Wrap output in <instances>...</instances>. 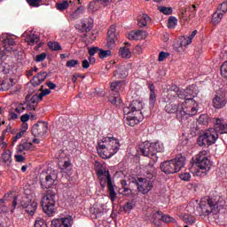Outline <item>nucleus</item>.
<instances>
[{"label":"nucleus","mask_w":227,"mask_h":227,"mask_svg":"<svg viewBox=\"0 0 227 227\" xmlns=\"http://www.w3.org/2000/svg\"><path fill=\"white\" fill-rule=\"evenodd\" d=\"M219 134H227V124L224 120L217 118L215 128H209L199 135L197 145L200 146L215 145V141L219 139Z\"/></svg>","instance_id":"f257e3e1"},{"label":"nucleus","mask_w":227,"mask_h":227,"mask_svg":"<svg viewBox=\"0 0 227 227\" xmlns=\"http://www.w3.org/2000/svg\"><path fill=\"white\" fill-rule=\"evenodd\" d=\"M143 107L145 104L141 100H133L128 106L123 108L124 120L129 127H136L143 121Z\"/></svg>","instance_id":"f03ea898"},{"label":"nucleus","mask_w":227,"mask_h":227,"mask_svg":"<svg viewBox=\"0 0 227 227\" xmlns=\"http://www.w3.org/2000/svg\"><path fill=\"white\" fill-rule=\"evenodd\" d=\"M98 153L102 159H111L120 150V141L114 137H105L98 142Z\"/></svg>","instance_id":"7ed1b4c3"},{"label":"nucleus","mask_w":227,"mask_h":227,"mask_svg":"<svg viewBox=\"0 0 227 227\" xmlns=\"http://www.w3.org/2000/svg\"><path fill=\"white\" fill-rule=\"evenodd\" d=\"M224 197L216 195L215 197L207 198L206 200H201L200 207L202 214L210 215V214H219L222 208H224Z\"/></svg>","instance_id":"20e7f679"},{"label":"nucleus","mask_w":227,"mask_h":227,"mask_svg":"<svg viewBox=\"0 0 227 227\" xmlns=\"http://www.w3.org/2000/svg\"><path fill=\"white\" fill-rule=\"evenodd\" d=\"M193 167L197 170L193 173L195 176H206L207 173L212 168V161L208 159V151L200 152L194 158H192Z\"/></svg>","instance_id":"39448f33"},{"label":"nucleus","mask_w":227,"mask_h":227,"mask_svg":"<svg viewBox=\"0 0 227 227\" xmlns=\"http://www.w3.org/2000/svg\"><path fill=\"white\" fill-rule=\"evenodd\" d=\"M198 95L196 85H191L186 90H180L174 85L171 90H168L167 98L168 100H176L178 102V98L187 100V98H194Z\"/></svg>","instance_id":"423d86ee"},{"label":"nucleus","mask_w":227,"mask_h":227,"mask_svg":"<svg viewBox=\"0 0 227 227\" xmlns=\"http://www.w3.org/2000/svg\"><path fill=\"white\" fill-rule=\"evenodd\" d=\"M185 156L178 155L173 160L162 162L160 168L163 173L173 175L174 173H178L185 166Z\"/></svg>","instance_id":"0eeeda50"},{"label":"nucleus","mask_w":227,"mask_h":227,"mask_svg":"<svg viewBox=\"0 0 227 227\" xmlns=\"http://www.w3.org/2000/svg\"><path fill=\"white\" fill-rule=\"evenodd\" d=\"M169 101L170 102L165 106V113H168V114H176V120L183 123L184 116H185L186 113L183 110L182 102L175 99Z\"/></svg>","instance_id":"6e6552de"},{"label":"nucleus","mask_w":227,"mask_h":227,"mask_svg":"<svg viewBox=\"0 0 227 227\" xmlns=\"http://www.w3.org/2000/svg\"><path fill=\"white\" fill-rule=\"evenodd\" d=\"M20 207L25 208L26 213L29 215H33L36 212L38 203L36 202V197L35 193L27 194L26 193L20 201Z\"/></svg>","instance_id":"1a4fd4ad"},{"label":"nucleus","mask_w":227,"mask_h":227,"mask_svg":"<svg viewBox=\"0 0 227 227\" xmlns=\"http://www.w3.org/2000/svg\"><path fill=\"white\" fill-rule=\"evenodd\" d=\"M194 98H190L181 102V107H183L184 115L183 121H185L190 116H194L198 113V103L194 101Z\"/></svg>","instance_id":"9d476101"},{"label":"nucleus","mask_w":227,"mask_h":227,"mask_svg":"<svg viewBox=\"0 0 227 227\" xmlns=\"http://www.w3.org/2000/svg\"><path fill=\"white\" fill-rule=\"evenodd\" d=\"M56 195L53 193H47L42 198L41 207L47 215L54 214V207H56Z\"/></svg>","instance_id":"9b49d317"},{"label":"nucleus","mask_w":227,"mask_h":227,"mask_svg":"<svg viewBox=\"0 0 227 227\" xmlns=\"http://www.w3.org/2000/svg\"><path fill=\"white\" fill-rule=\"evenodd\" d=\"M137 152L138 153H140V155H144V157H148L149 159H153V160H157V156H155V147L153 146V143L145 141L140 144L138 145Z\"/></svg>","instance_id":"f8f14e48"},{"label":"nucleus","mask_w":227,"mask_h":227,"mask_svg":"<svg viewBox=\"0 0 227 227\" xmlns=\"http://www.w3.org/2000/svg\"><path fill=\"white\" fill-rule=\"evenodd\" d=\"M56 182L54 170H47L40 175V184L43 189H51Z\"/></svg>","instance_id":"ddd939ff"},{"label":"nucleus","mask_w":227,"mask_h":227,"mask_svg":"<svg viewBox=\"0 0 227 227\" xmlns=\"http://www.w3.org/2000/svg\"><path fill=\"white\" fill-rule=\"evenodd\" d=\"M137 191L141 194H148L153 189V179L150 177H140L137 182Z\"/></svg>","instance_id":"4468645a"},{"label":"nucleus","mask_w":227,"mask_h":227,"mask_svg":"<svg viewBox=\"0 0 227 227\" xmlns=\"http://www.w3.org/2000/svg\"><path fill=\"white\" fill-rule=\"evenodd\" d=\"M0 42L4 43V51L7 52H17V43L13 38L8 37L6 34L0 35Z\"/></svg>","instance_id":"2eb2a0df"},{"label":"nucleus","mask_w":227,"mask_h":227,"mask_svg":"<svg viewBox=\"0 0 227 227\" xmlns=\"http://www.w3.org/2000/svg\"><path fill=\"white\" fill-rule=\"evenodd\" d=\"M74 225V217L72 215L55 218L51 221V227H72Z\"/></svg>","instance_id":"dca6fc26"},{"label":"nucleus","mask_w":227,"mask_h":227,"mask_svg":"<svg viewBox=\"0 0 227 227\" xmlns=\"http://www.w3.org/2000/svg\"><path fill=\"white\" fill-rule=\"evenodd\" d=\"M49 128L47 127L46 122H38L35 124L32 128V134L36 137L45 136L47 134Z\"/></svg>","instance_id":"f3484780"},{"label":"nucleus","mask_w":227,"mask_h":227,"mask_svg":"<svg viewBox=\"0 0 227 227\" xmlns=\"http://www.w3.org/2000/svg\"><path fill=\"white\" fill-rule=\"evenodd\" d=\"M98 176L100 182L103 184H107V185H111L113 184V181L111 180V174L109 173V170L100 168L98 170Z\"/></svg>","instance_id":"a211bd4d"},{"label":"nucleus","mask_w":227,"mask_h":227,"mask_svg":"<svg viewBox=\"0 0 227 227\" xmlns=\"http://www.w3.org/2000/svg\"><path fill=\"white\" fill-rule=\"evenodd\" d=\"M196 15V5L192 7H187L185 9H181L180 17L183 20H187V19H192Z\"/></svg>","instance_id":"6ab92c4d"},{"label":"nucleus","mask_w":227,"mask_h":227,"mask_svg":"<svg viewBox=\"0 0 227 227\" xmlns=\"http://www.w3.org/2000/svg\"><path fill=\"white\" fill-rule=\"evenodd\" d=\"M116 38V26L112 25L107 32V45L109 48L114 47Z\"/></svg>","instance_id":"aec40b11"},{"label":"nucleus","mask_w":227,"mask_h":227,"mask_svg":"<svg viewBox=\"0 0 227 227\" xmlns=\"http://www.w3.org/2000/svg\"><path fill=\"white\" fill-rule=\"evenodd\" d=\"M227 104V98L223 95H216L213 99V106L215 109H223Z\"/></svg>","instance_id":"412c9836"},{"label":"nucleus","mask_w":227,"mask_h":227,"mask_svg":"<svg viewBox=\"0 0 227 227\" xmlns=\"http://www.w3.org/2000/svg\"><path fill=\"white\" fill-rule=\"evenodd\" d=\"M146 36H148V34L143 30L131 31L128 34L129 40H145Z\"/></svg>","instance_id":"4be33fe9"},{"label":"nucleus","mask_w":227,"mask_h":227,"mask_svg":"<svg viewBox=\"0 0 227 227\" xmlns=\"http://www.w3.org/2000/svg\"><path fill=\"white\" fill-rule=\"evenodd\" d=\"M25 42L28 43V45H36V43H40V36L36 34L33 33H26Z\"/></svg>","instance_id":"5701e85b"},{"label":"nucleus","mask_w":227,"mask_h":227,"mask_svg":"<svg viewBox=\"0 0 227 227\" xmlns=\"http://www.w3.org/2000/svg\"><path fill=\"white\" fill-rule=\"evenodd\" d=\"M48 77L47 73H39L36 76H34L31 80L33 86H40V83L43 82Z\"/></svg>","instance_id":"b1692460"},{"label":"nucleus","mask_w":227,"mask_h":227,"mask_svg":"<svg viewBox=\"0 0 227 227\" xmlns=\"http://www.w3.org/2000/svg\"><path fill=\"white\" fill-rule=\"evenodd\" d=\"M2 160L4 166L10 168V166H12V162H13V160L12 159V151H4V153H2Z\"/></svg>","instance_id":"393cba45"},{"label":"nucleus","mask_w":227,"mask_h":227,"mask_svg":"<svg viewBox=\"0 0 227 227\" xmlns=\"http://www.w3.org/2000/svg\"><path fill=\"white\" fill-rule=\"evenodd\" d=\"M5 57L6 53H4V51L0 52V72H3L4 74H7L8 70H10V65L3 61Z\"/></svg>","instance_id":"a878e982"},{"label":"nucleus","mask_w":227,"mask_h":227,"mask_svg":"<svg viewBox=\"0 0 227 227\" xmlns=\"http://www.w3.org/2000/svg\"><path fill=\"white\" fill-rule=\"evenodd\" d=\"M137 20L139 27H146V26H148V22H150L152 20L148 14L144 13L138 16Z\"/></svg>","instance_id":"bb28decb"},{"label":"nucleus","mask_w":227,"mask_h":227,"mask_svg":"<svg viewBox=\"0 0 227 227\" xmlns=\"http://www.w3.org/2000/svg\"><path fill=\"white\" fill-rule=\"evenodd\" d=\"M31 148H33V144L31 142H21L17 148V152L20 153L22 152H27L28 150H31Z\"/></svg>","instance_id":"cd10ccee"},{"label":"nucleus","mask_w":227,"mask_h":227,"mask_svg":"<svg viewBox=\"0 0 227 227\" xmlns=\"http://www.w3.org/2000/svg\"><path fill=\"white\" fill-rule=\"evenodd\" d=\"M84 13V7H78L73 13L70 14L71 20H77Z\"/></svg>","instance_id":"c85d7f7f"},{"label":"nucleus","mask_w":227,"mask_h":227,"mask_svg":"<svg viewBox=\"0 0 227 227\" xmlns=\"http://www.w3.org/2000/svg\"><path fill=\"white\" fill-rule=\"evenodd\" d=\"M108 100L114 106H116V104H121V98H120V93L112 92L108 98Z\"/></svg>","instance_id":"c756f323"},{"label":"nucleus","mask_w":227,"mask_h":227,"mask_svg":"<svg viewBox=\"0 0 227 227\" xmlns=\"http://www.w3.org/2000/svg\"><path fill=\"white\" fill-rule=\"evenodd\" d=\"M70 3L72 2H68V0H63L57 3L55 6L59 12H65V10H67L68 6H70Z\"/></svg>","instance_id":"7c9ffc66"},{"label":"nucleus","mask_w":227,"mask_h":227,"mask_svg":"<svg viewBox=\"0 0 227 227\" xmlns=\"http://www.w3.org/2000/svg\"><path fill=\"white\" fill-rule=\"evenodd\" d=\"M121 58H123L125 59H129L132 58V53L130 52V50L127 47H121L119 50Z\"/></svg>","instance_id":"2f4dec72"},{"label":"nucleus","mask_w":227,"mask_h":227,"mask_svg":"<svg viewBox=\"0 0 227 227\" xmlns=\"http://www.w3.org/2000/svg\"><path fill=\"white\" fill-rule=\"evenodd\" d=\"M223 16H224V14L223 12H221V11L216 10V12L212 16L213 24H219V22H221V20H223Z\"/></svg>","instance_id":"473e14b6"},{"label":"nucleus","mask_w":227,"mask_h":227,"mask_svg":"<svg viewBox=\"0 0 227 227\" xmlns=\"http://www.w3.org/2000/svg\"><path fill=\"white\" fill-rule=\"evenodd\" d=\"M123 86V82L116 81L111 83L110 88L113 93H118Z\"/></svg>","instance_id":"72a5a7b5"},{"label":"nucleus","mask_w":227,"mask_h":227,"mask_svg":"<svg viewBox=\"0 0 227 227\" xmlns=\"http://www.w3.org/2000/svg\"><path fill=\"white\" fill-rule=\"evenodd\" d=\"M192 43V41L191 38H188V36H183L181 38V43H180V49L181 51H185L187 49L188 45H191Z\"/></svg>","instance_id":"f704fd0d"},{"label":"nucleus","mask_w":227,"mask_h":227,"mask_svg":"<svg viewBox=\"0 0 227 227\" xmlns=\"http://www.w3.org/2000/svg\"><path fill=\"white\" fill-rule=\"evenodd\" d=\"M162 217V213L161 211H157V212H153L150 215V221L152 223H154V224L157 223V221H161Z\"/></svg>","instance_id":"c9c22d12"},{"label":"nucleus","mask_w":227,"mask_h":227,"mask_svg":"<svg viewBox=\"0 0 227 227\" xmlns=\"http://www.w3.org/2000/svg\"><path fill=\"white\" fill-rule=\"evenodd\" d=\"M176 24H178V20L176 17L171 16L168 19V27H169V29H175Z\"/></svg>","instance_id":"e433bc0d"},{"label":"nucleus","mask_w":227,"mask_h":227,"mask_svg":"<svg viewBox=\"0 0 227 227\" xmlns=\"http://www.w3.org/2000/svg\"><path fill=\"white\" fill-rule=\"evenodd\" d=\"M153 147L155 150V157H157V152H164V144L162 142L157 141L153 144Z\"/></svg>","instance_id":"4c0bfd02"},{"label":"nucleus","mask_w":227,"mask_h":227,"mask_svg":"<svg viewBox=\"0 0 227 227\" xmlns=\"http://www.w3.org/2000/svg\"><path fill=\"white\" fill-rule=\"evenodd\" d=\"M156 100H157V96L155 95V92H151L150 98H149V107H150V109H153V107H155Z\"/></svg>","instance_id":"58836bf2"},{"label":"nucleus","mask_w":227,"mask_h":227,"mask_svg":"<svg viewBox=\"0 0 227 227\" xmlns=\"http://www.w3.org/2000/svg\"><path fill=\"white\" fill-rule=\"evenodd\" d=\"M112 52H111V50H102V49H99V58L100 59H104L106 58H109V56H111Z\"/></svg>","instance_id":"ea45409f"},{"label":"nucleus","mask_w":227,"mask_h":227,"mask_svg":"<svg viewBox=\"0 0 227 227\" xmlns=\"http://www.w3.org/2000/svg\"><path fill=\"white\" fill-rule=\"evenodd\" d=\"M198 122L200 125H208V115L201 114L198 119Z\"/></svg>","instance_id":"a19ab883"},{"label":"nucleus","mask_w":227,"mask_h":227,"mask_svg":"<svg viewBox=\"0 0 227 227\" xmlns=\"http://www.w3.org/2000/svg\"><path fill=\"white\" fill-rule=\"evenodd\" d=\"M79 65V60L77 59H70L66 63V67L67 68H75Z\"/></svg>","instance_id":"79ce46f5"},{"label":"nucleus","mask_w":227,"mask_h":227,"mask_svg":"<svg viewBox=\"0 0 227 227\" xmlns=\"http://www.w3.org/2000/svg\"><path fill=\"white\" fill-rule=\"evenodd\" d=\"M158 10L161 13H164V15H171V13H173V9L171 7L161 6V7H159Z\"/></svg>","instance_id":"37998d69"},{"label":"nucleus","mask_w":227,"mask_h":227,"mask_svg":"<svg viewBox=\"0 0 227 227\" xmlns=\"http://www.w3.org/2000/svg\"><path fill=\"white\" fill-rule=\"evenodd\" d=\"M108 189L110 192V200L114 201V200H116V192H114V186H113V184H108Z\"/></svg>","instance_id":"c03bdc74"},{"label":"nucleus","mask_w":227,"mask_h":227,"mask_svg":"<svg viewBox=\"0 0 227 227\" xmlns=\"http://www.w3.org/2000/svg\"><path fill=\"white\" fill-rule=\"evenodd\" d=\"M134 207H136V205L133 204V202H128L126 205H124L123 210L127 214H130V212H132V209L134 208Z\"/></svg>","instance_id":"a18cd8bd"},{"label":"nucleus","mask_w":227,"mask_h":227,"mask_svg":"<svg viewBox=\"0 0 227 227\" xmlns=\"http://www.w3.org/2000/svg\"><path fill=\"white\" fill-rule=\"evenodd\" d=\"M48 45L51 51H61V45L58 42L49 43Z\"/></svg>","instance_id":"49530a36"},{"label":"nucleus","mask_w":227,"mask_h":227,"mask_svg":"<svg viewBox=\"0 0 227 227\" xmlns=\"http://www.w3.org/2000/svg\"><path fill=\"white\" fill-rule=\"evenodd\" d=\"M45 58H47V53L43 52L39 55H36L34 59L35 63H42V61H43Z\"/></svg>","instance_id":"de8ad7c7"},{"label":"nucleus","mask_w":227,"mask_h":227,"mask_svg":"<svg viewBox=\"0 0 227 227\" xmlns=\"http://www.w3.org/2000/svg\"><path fill=\"white\" fill-rule=\"evenodd\" d=\"M27 3L33 8H38V6H40V3H42V0H27Z\"/></svg>","instance_id":"09e8293b"},{"label":"nucleus","mask_w":227,"mask_h":227,"mask_svg":"<svg viewBox=\"0 0 227 227\" xmlns=\"http://www.w3.org/2000/svg\"><path fill=\"white\" fill-rule=\"evenodd\" d=\"M220 72L223 77H227V61L223 63L220 67Z\"/></svg>","instance_id":"8fccbe9b"},{"label":"nucleus","mask_w":227,"mask_h":227,"mask_svg":"<svg viewBox=\"0 0 227 227\" xmlns=\"http://www.w3.org/2000/svg\"><path fill=\"white\" fill-rule=\"evenodd\" d=\"M99 52H100V48L98 47L89 48V56L90 57H93L95 54L99 55Z\"/></svg>","instance_id":"3c124183"},{"label":"nucleus","mask_w":227,"mask_h":227,"mask_svg":"<svg viewBox=\"0 0 227 227\" xmlns=\"http://www.w3.org/2000/svg\"><path fill=\"white\" fill-rule=\"evenodd\" d=\"M24 136V130H21L18 132L13 137H12V146L15 145L16 141H19L22 137Z\"/></svg>","instance_id":"603ef678"},{"label":"nucleus","mask_w":227,"mask_h":227,"mask_svg":"<svg viewBox=\"0 0 227 227\" xmlns=\"http://www.w3.org/2000/svg\"><path fill=\"white\" fill-rule=\"evenodd\" d=\"M161 218L160 221H162V223H173V217L168 215H164L162 214L161 216H160Z\"/></svg>","instance_id":"864d4df0"},{"label":"nucleus","mask_w":227,"mask_h":227,"mask_svg":"<svg viewBox=\"0 0 227 227\" xmlns=\"http://www.w3.org/2000/svg\"><path fill=\"white\" fill-rule=\"evenodd\" d=\"M179 176L184 182H189L191 180V174L189 172L182 173Z\"/></svg>","instance_id":"5fc2aeb1"},{"label":"nucleus","mask_w":227,"mask_h":227,"mask_svg":"<svg viewBox=\"0 0 227 227\" xmlns=\"http://www.w3.org/2000/svg\"><path fill=\"white\" fill-rule=\"evenodd\" d=\"M31 104H38V102H42V99L40 98V94H35L30 98Z\"/></svg>","instance_id":"6e6d98bb"},{"label":"nucleus","mask_w":227,"mask_h":227,"mask_svg":"<svg viewBox=\"0 0 227 227\" xmlns=\"http://www.w3.org/2000/svg\"><path fill=\"white\" fill-rule=\"evenodd\" d=\"M8 144L4 142V135L0 136V148L2 150H6Z\"/></svg>","instance_id":"4d7b16f0"},{"label":"nucleus","mask_w":227,"mask_h":227,"mask_svg":"<svg viewBox=\"0 0 227 227\" xmlns=\"http://www.w3.org/2000/svg\"><path fill=\"white\" fill-rule=\"evenodd\" d=\"M224 15L227 12V2L221 4L220 7L217 9Z\"/></svg>","instance_id":"13d9d810"},{"label":"nucleus","mask_w":227,"mask_h":227,"mask_svg":"<svg viewBox=\"0 0 227 227\" xmlns=\"http://www.w3.org/2000/svg\"><path fill=\"white\" fill-rule=\"evenodd\" d=\"M168 56H169L168 52L160 51L158 58V61H164V59H166V58H168Z\"/></svg>","instance_id":"bf43d9fd"},{"label":"nucleus","mask_w":227,"mask_h":227,"mask_svg":"<svg viewBox=\"0 0 227 227\" xmlns=\"http://www.w3.org/2000/svg\"><path fill=\"white\" fill-rule=\"evenodd\" d=\"M51 94V90L49 89H45L41 91V93L39 94L40 99L43 100V97L50 95Z\"/></svg>","instance_id":"052dcab7"},{"label":"nucleus","mask_w":227,"mask_h":227,"mask_svg":"<svg viewBox=\"0 0 227 227\" xmlns=\"http://www.w3.org/2000/svg\"><path fill=\"white\" fill-rule=\"evenodd\" d=\"M91 26H88L86 23L82 22V31H85V33H88V31H91Z\"/></svg>","instance_id":"680f3d73"},{"label":"nucleus","mask_w":227,"mask_h":227,"mask_svg":"<svg viewBox=\"0 0 227 227\" xmlns=\"http://www.w3.org/2000/svg\"><path fill=\"white\" fill-rule=\"evenodd\" d=\"M34 227H47V224H45L43 220H37L35 221Z\"/></svg>","instance_id":"e2e57ef3"},{"label":"nucleus","mask_w":227,"mask_h":227,"mask_svg":"<svg viewBox=\"0 0 227 227\" xmlns=\"http://www.w3.org/2000/svg\"><path fill=\"white\" fill-rule=\"evenodd\" d=\"M15 111L18 113V114H20L26 111V108L24 107V105H20L15 108Z\"/></svg>","instance_id":"0e129e2a"},{"label":"nucleus","mask_w":227,"mask_h":227,"mask_svg":"<svg viewBox=\"0 0 227 227\" xmlns=\"http://www.w3.org/2000/svg\"><path fill=\"white\" fill-rule=\"evenodd\" d=\"M19 115L12 111L9 112V120H17Z\"/></svg>","instance_id":"69168bd1"},{"label":"nucleus","mask_w":227,"mask_h":227,"mask_svg":"<svg viewBox=\"0 0 227 227\" xmlns=\"http://www.w3.org/2000/svg\"><path fill=\"white\" fill-rule=\"evenodd\" d=\"M31 115L27 114H25L23 115H21V121L22 123H26V121H29V118H30Z\"/></svg>","instance_id":"338daca9"},{"label":"nucleus","mask_w":227,"mask_h":227,"mask_svg":"<svg viewBox=\"0 0 227 227\" xmlns=\"http://www.w3.org/2000/svg\"><path fill=\"white\" fill-rule=\"evenodd\" d=\"M90 61H88V59H84V60H82V68H84V69H88V68H90Z\"/></svg>","instance_id":"774afa93"}]
</instances>
